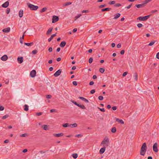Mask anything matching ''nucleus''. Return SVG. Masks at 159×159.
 Returning a JSON list of instances; mask_svg holds the SVG:
<instances>
[{
    "mask_svg": "<svg viewBox=\"0 0 159 159\" xmlns=\"http://www.w3.org/2000/svg\"><path fill=\"white\" fill-rule=\"evenodd\" d=\"M73 84L75 86H76L77 84V83L76 81H74L72 82Z\"/></svg>",
    "mask_w": 159,
    "mask_h": 159,
    "instance_id": "nucleus-54",
    "label": "nucleus"
},
{
    "mask_svg": "<svg viewBox=\"0 0 159 159\" xmlns=\"http://www.w3.org/2000/svg\"><path fill=\"white\" fill-rule=\"evenodd\" d=\"M59 20V18L57 16H54L52 17V23H54L57 21Z\"/></svg>",
    "mask_w": 159,
    "mask_h": 159,
    "instance_id": "nucleus-6",
    "label": "nucleus"
},
{
    "mask_svg": "<svg viewBox=\"0 0 159 159\" xmlns=\"http://www.w3.org/2000/svg\"><path fill=\"white\" fill-rule=\"evenodd\" d=\"M42 127L43 128V129L45 130H47L48 129V125H43L42 126Z\"/></svg>",
    "mask_w": 159,
    "mask_h": 159,
    "instance_id": "nucleus-25",
    "label": "nucleus"
},
{
    "mask_svg": "<svg viewBox=\"0 0 159 159\" xmlns=\"http://www.w3.org/2000/svg\"><path fill=\"white\" fill-rule=\"evenodd\" d=\"M10 27L6 28L2 30V31L5 33H8L10 31Z\"/></svg>",
    "mask_w": 159,
    "mask_h": 159,
    "instance_id": "nucleus-13",
    "label": "nucleus"
},
{
    "mask_svg": "<svg viewBox=\"0 0 159 159\" xmlns=\"http://www.w3.org/2000/svg\"><path fill=\"white\" fill-rule=\"evenodd\" d=\"M25 44L28 46H30L33 44V42L30 43H25Z\"/></svg>",
    "mask_w": 159,
    "mask_h": 159,
    "instance_id": "nucleus-28",
    "label": "nucleus"
},
{
    "mask_svg": "<svg viewBox=\"0 0 159 159\" xmlns=\"http://www.w3.org/2000/svg\"><path fill=\"white\" fill-rule=\"evenodd\" d=\"M8 116H9L8 115H5V116H3L2 117V119H5L7 118Z\"/></svg>",
    "mask_w": 159,
    "mask_h": 159,
    "instance_id": "nucleus-41",
    "label": "nucleus"
},
{
    "mask_svg": "<svg viewBox=\"0 0 159 159\" xmlns=\"http://www.w3.org/2000/svg\"><path fill=\"white\" fill-rule=\"evenodd\" d=\"M46 97L48 99L51 98L52 97V96L50 95H46Z\"/></svg>",
    "mask_w": 159,
    "mask_h": 159,
    "instance_id": "nucleus-46",
    "label": "nucleus"
},
{
    "mask_svg": "<svg viewBox=\"0 0 159 159\" xmlns=\"http://www.w3.org/2000/svg\"><path fill=\"white\" fill-rule=\"evenodd\" d=\"M137 26L139 28H140L142 27L143 26V25L139 23L137 25Z\"/></svg>",
    "mask_w": 159,
    "mask_h": 159,
    "instance_id": "nucleus-44",
    "label": "nucleus"
},
{
    "mask_svg": "<svg viewBox=\"0 0 159 159\" xmlns=\"http://www.w3.org/2000/svg\"><path fill=\"white\" fill-rule=\"evenodd\" d=\"M112 109L114 111H115L117 109V107H116V106H114L113 107H112Z\"/></svg>",
    "mask_w": 159,
    "mask_h": 159,
    "instance_id": "nucleus-60",
    "label": "nucleus"
},
{
    "mask_svg": "<svg viewBox=\"0 0 159 159\" xmlns=\"http://www.w3.org/2000/svg\"><path fill=\"white\" fill-rule=\"evenodd\" d=\"M71 2H66L65 5H64V6H68V5H70L71 4Z\"/></svg>",
    "mask_w": 159,
    "mask_h": 159,
    "instance_id": "nucleus-37",
    "label": "nucleus"
},
{
    "mask_svg": "<svg viewBox=\"0 0 159 159\" xmlns=\"http://www.w3.org/2000/svg\"><path fill=\"white\" fill-rule=\"evenodd\" d=\"M89 12V10H83L82 11V13H88Z\"/></svg>",
    "mask_w": 159,
    "mask_h": 159,
    "instance_id": "nucleus-58",
    "label": "nucleus"
},
{
    "mask_svg": "<svg viewBox=\"0 0 159 159\" xmlns=\"http://www.w3.org/2000/svg\"><path fill=\"white\" fill-rule=\"evenodd\" d=\"M63 126L64 127H66L70 126V125L67 123L64 124L63 125Z\"/></svg>",
    "mask_w": 159,
    "mask_h": 159,
    "instance_id": "nucleus-30",
    "label": "nucleus"
},
{
    "mask_svg": "<svg viewBox=\"0 0 159 159\" xmlns=\"http://www.w3.org/2000/svg\"><path fill=\"white\" fill-rule=\"evenodd\" d=\"M135 6L138 8H142L143 7V6L142 4H137L135 5Z\"/></svg>",
    "mask_w": 159,
    "mask_h": 159,
    "instance_id": "nucleus-26",
    "label": "nucleus"
},
{
    "mask_svg": "<svg viewBox=\"0 0 159 159\" xmlns=\"http://www.w3.org/2000/svg\"><path fill=\"white\" fill-rule=\"evenodd\" d=\"M100 72L101 73H103L105 71V69L103 68H100L99 69Z\"/></svg>",
    "mask_w": 159,
    "mask_h": 159,
    "instance_id": "nucleus-33",
    "label": "nucleus"
},
{
    "mask_svg": "<svg viewBox=\"0 0 159 159\" xmlns=\"http://www.w3.org/2000/svg\"><path fill=\"white\" fill-rule=\"evenodd\" d=\"M9 4V2L7 1L2 5V6L3 7L6 8L8 6Z\"/></svg>",
    "mask_w": 159,
    "mask_h": 159,
    "instance_id": "nucleus-12",
    "label": "nucleus"
},
{
    "mask_svg": "<svg viewBox=\"0 0 159 159\" xmlns=\"http://www.w3.org/2000/svg\"><path fill=\"white\" fill-rule=\"evenodd\" d=\"M115 1H112L109 2L108 4L110 5H112L115 4Z\"/></svg>",
    "mask_w": 159,
    "mask_h": 159,
    "instance_id": "nucleus-39",
    "label": "nucleus"
},
{
    "mask_svg": "<svg viewBox=\"0 0 159 159\" xmlns=\"http://www.w3.org/2000/svg\"><path fill=\"white\" fill-rule=\"evenodd\" d=\"M81 14H78L75 17V20H76L78 18H79L81 16Z\"/></svg>",
    "mask_w": 159,
    "mask_h": 159,
    "instance_id": "nucleus-34",
    "label": "nucleus"
},
{
    "mask_svg": "<svg viewBox=\"0 0 159 159\" xmlns=\"http://www.w3.org/2000/svg\"><path fill=\"white\" fill-rule=\"evenodd\" d=\"M111 131L112 133H114L116 131V129L115 127L112 128L111 130Z\"/></svg>",
    "mask_w": 159,
    "mask_h": 159,
    "instance_id": "nucleus-32",
    "label": "nucleus"
},
{
    "mask_svg": "<svg viewBox=\"0 0 159 159\" xmlns=\"http://www.w3.org/2000/svg\"><path fill=\"white\" fill-rule=\"evenodd\" d=\"M79 98L81 99L82 100L84 101L86 103H88L89 102L88 99L84 97H79Z\"/></svg>",
    "mask_w": 159,
    "mask_h": 159,
    "instance_id": "nucleus-15",
    "label": "nucleus"
},
{
    "mask_svg": "<svg viewBox=\"0 0 159 159\" xmlns=\"http://www.w3.org/2000/svg\"><path fill=\"white\" fill-rule=\"evenodd\" d=\"M116 121L117 122L121 124H124V122L122 120L120 119L117 118H116Z\"/></svg>",
    "mask_w": 159,
    "mask_h": 159,
    "instance_id": "nucleus-14",
    "label": "nucleus"
},
{
    "mask_svg": "<svg viewBox=\"0 0 159 159\" xmlns=\"http://www.w3.org/2000/svg\"><path fill=\"white\" fill-rule=\"evenodd\" d=\"M121 47V44L120 43H119L117 45V48H120Z\"/></svg>",
    "mask_w": 159,
    "mask_h": 159,
    "instance_id": "nucleus-59",
    "label": "nucleus"
},
{
    "mask_svg": "<svg viewBox=\"0 0 159 159\" xmlns=\"http://www.w3.org/2000/svg\"><path fill=\"white\" fill-rule=\"evenodd\" d=\"M52 29H53L52 28H49V29L48 30V31L46 33V34H47V35L50 34L52 30Z\"/></svg>",
    "mask_w": 159,
    "mask_h": 159,
    "instance_id": "nucleus-18",
    "label": "nucleus"
},
{
    "mask_svg": "<svg viewBox=\"0 0 159 159\" xmlns=\"http://www.w3.org/2000/svg\"><path fill=\"white\" fill-rule=\"evenodd\" d=\"M17 61L19 63L21 64L22 63L23 61V57H18L17 59Z\"/></svg>",
    "mask_w": 159,
    "mask_h": 159,
    "instance_id": "nucleus-10",
    "label": "nucleus"
},
{
    "mask_svg": "<svg viewBox=\"0 0 159 159\" xmlns=\"http://www.w3.org/2000/svg\"><path fill=\"white\" fill-rule=\"evenodd\" d=\"M52 47H50L48 49V51L49 52H51L52 51Z\"/></svg>",
    "mask_w": 159,
    "mask_h": 159,
    "instance_id": "nucleus-62",
    "label": "nucleus"
},
{
    "mask_svg": "<svg viewBox=\"0 0 159 159\" xmlns=\"http://www.w3.org/2000/svg\"><path fill=\"white\" fill-rule=\"evenodd\" d=\"M93 61V59L92 58L90 57V58H89V63H91Z\"/></svg>",
    "mask_w": 159,
    "mask_h": 159,
    "instance_id": "nucleus-40",
    "label": "nucleus"
},
{
    "mask_svg": "<svg viewBox=\"0 0 159 159\" xmlns=\"http://www.w3.org/2000/svg\"><path fill=\"white\" fill-rule=\"evenodd\" d=\"M66 44V43L65 41L62 42L60 44V46L61 47H64Z\"/></svg>",
    "mask_w": 159,
    "mask_h": 159,
    "instance_id": "nucleus-21",
    "label": "nucleus"
},
{
    "mask_svg": "<svg viewBox=\"0 0 159 159\" xmlns=\"http://www.w3.org/2000/svg\"><path fill=\"white\" fill-rule=\"evenodd\" d=\"M47 9V8L46 7H44L42 8L41 11V12H44L46 11Z\"/></svg>",
    "mask_w": 159,
    "mask_h": 159,
    "instance_id": "nucleus-43",
    "label": "nucleus"
},
{
    "mask_svg": "<svg viewBox=\"0 0 159 159\" xmlns=\"http://www.w3.org/2000/svg\"><path fill=\"white\" fill-rule=\"evenodd\" d=\"M103 98L102 96H99L98 97V99L100 100L101 101V100H103Z\"/></svg>",
    "mask_w": 159,
    "mask_h": 159,
    "instance_id": "nucleus-45",
    "label": "nucleus"
},
{
    "mask_svg": "<svg viewBox=\"0 0 159 159\" xmlns=\"http://www.w3.org/2000/svg\"><path fill=\"white\" fill-rule=\"evenodd\" d=\"M157 11V10H152L151 11V13L153 14L156 12Z\"/></svg>",
    "mask_w": 159,
    "mask_h": 159,
    "instance_id": "nucleus-61",
    "label": "nucleus"
},
{
    "mask_svg": "<svg viewBox=\"0 0 159 159\" xmlns=\"http://www.w3.org/2000/svg\"><path fill=\"white\" fill-rule=\"evenodd\" d=\"M125 50H122L120 52V54L121 55H123L125 53Z\"/></svg>",
    "mask_w": 159,
    "mask_h": 159,
    "instance_id": "nucleus-55",
    "label": "nucleus"
},
{
    "mask_svg": "<svg viewBox=\"0 0 159 159\" xmlns=\"http://www.w3.org/2000/svg\"><path fill=\"white\" fill-rule=\"evenodd\" d=\"M36 74V70H33L30 72V75L32 77L34 78Z\"/></svg>",
    "mask_w": 159,
    "mask_h": 159,
    "instance_id": "nucleus-8",
    "label": "nucleus"
},
{
    "mask_svg": "<svg viewBox=\"0 0 159 159\" xmlns=\"http://www.w3.org/2000/svg\"><path fill=\"white\" fill-rule=\"evenodd\" d=\"M61 72V70L59 69L54 74V75L56 76L57 77L59 75Z\"/></svg>",
    "mask_w": 159,
    "mask_h": 159,
    "instance_id": "nucleus-7",
    "label": "nucleus"
},
{
    "mask_svg": "<svg viewBox=\"0 0 159 159\" xmlns=\"http://www.w3.org/2000/svg\"><path fill=\"white\" fill-rule=\"evenodd\" d=\"M132 4H130L129 5V6L125 7V8H127V9H129L132 6Z\"/></svg>",
    "mask_w": 159,
    "mask_h": 159,
    "instance_id": "nucleus-50",
    "label": "nucleus"
},
{
    "mask_svg": "<svg viewBox=\"0 0 159 159\" xmlns=\"http://www.w3.org/2000/svg\"><path fill=\"white\" fill-rule=\"evenodd\" d=\"M77 125L75 123L70 125V126H71V127H75L77 126Z\"/></svg>",
    "mask_w": 159,
    "mask_h": 159,
    "instance_id": "nucleus-29",
    "label": "nucleus"
},
{
    "mask_svg": "<svg viewBox=\"0 0 159 159\" xmlns=\"http://www.w3.org/2000/svg\"><path fill=\"white\" fill-rule=\"evenodd\" d=\"M150 15H149L145 16H140L137 18V19L140 21H146L150 17Z\"/></svg>",
    "mask_w": 159,
    "mask_h": 159,
    "instance_id": "nucleus-3",
    "label": "nucleus"
},
{
    "mask_svg": "<svg viewBox=\"0 0 159 159\" xmlns=\"http://www.w3.org/2000/svg\"><path fill=\"white\" fill-rule=\"evenodd\" d=\"M4 109V107L0 105V111H2Z\"/></svg>",
    "mask_w": 159,
    "mask_h": 159,
    "instance_id": "nucleus-51",
    "label": "nucleus"
},
{
    "mask_svg": "<svg viewBox=\"0 0 159 159\" xmlns=\"http://www.w3.org/2000/svg\"><path fill=\"white\" fill-rule=\"evenodd\" d=\"M155 41H152L151 42L148 44V46H152V45H153L154 43H155Z\"/></svg>",
    "mask_w": 159,
    "mask_h": 159,
    "instance_id": "nucleus-35",
    "label": "nucleus"
},
{
    "mask_svg": "<svg viewBox=\"0 0 159 159\" xmlns=\"http://www.w3.org/2000/svg\"><path fill=\"white\" fill-rule=\"evenodd\" d=\"M109 143V139L107 137H105L101 143V144H106V146H108Z\"/></svg>",
    "mask_w": 159,
    "mask_h": 159,
    "instance_id": "nucleus-2",
    "label": "nucleus"
},
{
    "mask_svg": "<svg viewBox=\"0 0 159 159\" xmlns=\"http://www.w3.org/2000/svg\"><path fill=\"white\" fill-rule=\"evenodd\" d=\"M133 77L135 79L136 81H137L138 78V74L136 72H135L134 73V75H133Z\"/></svg>",
    "mask_w": 159,
    "mask_h": 159,
    "instance_id": "nucleus-23",
    "label": "nucleus"
},
{
    "mask_svg": "<svg viewBox=\"0 0 159 159\" xmlns=\"http://www.w3.org/2000/svg\"><path fill=\"white\" fill-rule=\"evenodd\" d=\"M105 147H103L101 148L99 151L100 153L101 154H103L105 151Z\"/></svg>",
    "mask_w": 159,
    "mask_h": 159,
    "instance_id": "nucleus-17",
    "label": "nucleus"
},
{
    "mask_svg": "<svg viewBox=\"0 0 159 159\" xmlns=\"http://www.w3.org/2000/svg\"><path fill=\"white\" fill-rule=\"evenodd\" d=\"M7 59V56L6 55H4L1 58V60L3 61H6Z\"/></svg>",
    "mask_w": 159,
    "mask_h": 159,
    "instance_id": "nucleus-9",
    "label": "nucleus"
},
{
    "mask_svg": "<svg viewBox=\"0 0 159 159\" xmlns=\"http://www.w3.org/2000/svg\"><path fill=\"white\" fill-rule=\"evenodd\" d=\"M27 135H28L27 134L25 133V134H24L21 135H20V137H26L27 136Z\"/></svg>",
    "mask_w": 159,
    "mask_h": 159,
    "instance_id": "nucleus-38",
    "label": "nucleus"
},
{
    "mask_svg": "<svg viewBox=\"0 0 159 159\" xmlns=\"http://www.w3.org/2000/svg\"><path fill=\"white\" fill-rule=\"evenodd\" d=\"M28 107H29L27 105L25 104L24 105V110L26 111H28L29 109Z\"/></svg>",
    "mask_w": 159,
    "mask_h": 159,
    "instance_id": "nucleus-27",
    "label": "nucleus"
},
{
    "mask_svg": "<svg viewBox=\"0 0 159 159\" xmlns=\"http://www.w3.org/2000/svg\"><path fill=\"white\" fill-rule=\"evenodd\" d=\"M10 9L9 8H7V9L6 11V12L8 14L10 12Z\"/></svg>",
    "mask_w": 159,
    "mask_h": 159,
    "instance_id": "nucleus-57",
    "label": "nucleus"
},
{
    "mask_svg": "<svg viewBox=\"0 0 159 159\" xmlns=\"http://www.w3.org/2000/svg\"><path fill=\"white\" fill-rule=\"evenodd\" d=\"M37 52L36 50H34L32 51V53L33 54H35L37 53Z\"/></svg>",
    "mask_w": 159,
    "mask_h": 159,
    "instance_id": "nucleus-49",
    "label": "nucleus"
},
{
    "mask_svg": "<svg viewBox=\"0 0 159 159\" xmlns=\"http://www.w3.org/2000/svg\"><path fill=\"white\" fill-rule=\"evenodd\" d=\"M106 4H103V5H100L99 6V8H103L104 7H105L106 6Z\"/></svg>",
    "mask_w": 159,
    "mask_h": 159,
    "instance_id": "nucleus-48",
    "label": "nucleus"
},
{
    "mask_svg": "<svg viewBox=\"0 0 159 159\" xmlns=\"http://www.w3.org/2000/svg\"><path fill=\"white\" fill-rule=\"evenodd\" d=\"M157 143H155L153 146V151L155 152H157L158 150L157 148Z\"/></svg>",
    "mask_w": 159,
    "mask_h": 159,
    "instance_id": "nucleus-5",
    "label": "nucleus"
},
{
    "mask_svg": "<svg viewBox=\"0 0 159 159\" xmlns=\"http://www.w3.org/2000/svg\"><path fill=\"white\" fill-rule=\"evenodd\" d=\"M147 146L145 143H143L140 150V154L143 156H144L147 150Z\"/></svg>",
    "mask_w": 159,
    "mask_h": 159,
    "instance_id": "nucleus-1",
    "label": "nucleus"
},
{
    "mask_svg": "<svg viewBox=\"0 0 159 159\" xmlns=\"http://www.w3.org/2000/svg\"><path fill=\"white\" fill-rule=\"evenodd\" d=\"M120 16V13H118L114 15V17L113 18L114 19H116L119 17Z\"/></svg>",
    "mask_w": 159,
    "mask_h": 159,
    "instance_id": "nucleus-22",
    "label": "nucleus"
},
{
    "mask_svg": "<svg viewBox=\"0 0 159 159\" xmlns=\"http://www.w3.org/2000/svg\"><path fill=\"white\" fill-rule=\"evenodd\" d=\"M42 112H38L36 113V115L38 116H40L42 114Z\"/></svg>",
    "mask_w": 159,
    "mask_h": 159,
    "instance_id": "nucleus-52",
    "label": "nucleus"
},
{
    "mask_svg": "<svg viewBox=\"0 0 159 159\" xmlns=\"http://www.w3.org/2000/svg\"><path fill=\"white\" fill-rule=\"evenodd\" d=\"M156 57L157 59H159V52L157 53L156 55Z\"/></svg>",
    "mask_w": 159,
    "mask_h": 159,
    "instance_id": "nucleus-64",
    "label": "nucleus"
},
{
    "mask_svg": "<svg viewBox=\"0 0 159 159\" xmlns=\"http://www.w3.org/2000/svg\"><path fill=\"white\" fill-rule=\"evenodd\" d=\"M121 6V5L120 3H117L115 5L116 7H119Z\"/></svg>",
    "mask_w": 159,
    "mask_h": 159,
    "instance_id": "nucleus-47",
    "label": "nucleus"
},
{
    "mask_svg": "<svg viewBox=\"0 0 159 159\" xmlns=\"http://www.w3.org/2000/svg\"><path fill=\"white\" fill-rule=\"evenodd\" d=\"M152 0H146L142 4L143 6V7L145 6L147 3H148L149 2L151 1Z\"/></svg>",
    "mask_w": 159,
    "mask_h": 159,
    "instance_id": "nucleus-19",
    "label": "nucleus"
},
{
    "mask_svg": "<svg viewBox=\"0 0 159 159\" xmlns=\"http://www.w3.org/2000/svg\"><path fill=\"white\" fill-rule=\"evenodd\" d=\"M79 107L82 109H86L85 107L83 105H80V104Z\"/></svg>",
    "mask_w": 159,
    "mask_h": 159,
    "instance_id": "nucleus-36",
    "label": "nucleus"
},
{
    "mask_svg": "<svg viewBox=\"0 0 159 159\" xmlns=\"http://www.w3.org/2000/svg\"><path fill=\"white\" fill-rule=\"evenodd\" d=\"M127 72H124L123 74V76H125L127 75Z\"/></svg>",
    "mask_w": 159,
    "mask_h": 159,
    "instance_id": "nucleus-63",
    "label": "nucleus"
},
{
    "mask_svg": "<svg viewBox=\"0 0 159 159\" xmlns=\"http://www.w3.org/2000/svg\"><path fill=\"white\" fill-rule=\"evenodd\" d=\"M28 7L31 10H36L39 8L38 6L30 4L28 5Z\"/></svg>",
    "mask_w": 159,
    "mask_h": 159,
    "instance_id": "nucleus-4",
    "label": "nucleus"
},
{
    "mask_svg": "<svg viewBox=\"0 0 159 159\" xmlns=\"http://www.w3.org/2000/svg\"><path fill=\"white\" fill-rule=\"evenodd\" d=\"M82 135H81V134H77L75 135V136L77 138H80L82 137Z\"/></svg>",
    "mask_w": 159,
    "mask_h": 159,
    "instance_id": "nucleus-42",
    "label": "nucleus"
},
{
    "mask_svg": "<svg viewBox=\"0 0 159 159\" xmlns=\"http://www.w3.org/2000/svg\"><path fill=\"white\" fill-rule=\"evenodd\" d=\"M56 34H53L48 39V42H50L53 39V37L55 36H56Z\"/></svg>",
    "mask_w": 159,
    "mask_h": 159,
    "instance_id": "nucleus-16",
    "label": "nucleus"
},
{
    "mask_svg": "<svg viewBox=\"0 0 159 159\" xmlns=\"http://www.w3.org/2000/svg\"><path fill=\"white\" fill-rule=\"evenodd\" d=\"M72 156L74 158L76 159L78 157V154L77 153H74L72 154Z\"/></svg>",
    "mask_w": 159,
    "mask_h": 159,
    "instance_id": "nucleus-31",
    "label": "nucleus"
},
{
    "mask_svg": "<svg viewBox=\"0 0 159 159\" xmlns=\"http://www.w3.org/2000/svg\"><path fill=\"white\" fill-rule=\"evenodd\" d=\"M95 89H92L90 91V93L91 94H93L95 92Z\"/></svg>",
    "mask_w": 159,
    "mask_h": 159,
    "instance_id": "nucleus-56",
    "label": "nucleus"
},
{
    "mask_svg": "<svg viewBox=\"0 0 159 159\" xmlns=\"http://www.w3.org/2000/svg\"><path fill=\"white\" fill-rule=\"evenodd\" d=\"M98 108L100 110L102 111L103 112L105 111V109L104 108H100L99 107H98Z\"/></svg>",
    "mask_w": 159,
    "mask_h": 159,
    "instance_id": "nucleus-53",
    "label": "nucleus"
},
{
    "mask_svg": "<svg viewBox=\"0 0 159 159\" xmlns=\"http://www.w3.org/2000/svg\"><path fill=\"white\" fill-rule=\"evenodd\" d=\"M111 8L107 7V8H105L102 9L101 10V11H110L111 10Z\"/></svg>",
    "mask_w": 159,
    "mask_h": 159,
    "instance_id": "nucleus-24",
    "label": "nucleus"
},
{
    "mask_svg": "<svg viewBox=\"0 0 159 159\" xmlns=\"http://www.w3.org/2000/svg\"><path fill=\"white\" fill-rule=\"evenodd\" d=\"M23 10H20L19 13V16L20 18L22 17L23 16Z\"/></svg>",
    "mask_w": 159,
    "mask_h": 159,
    "instance_id": "nucleus-20",
    "label": "nucleus"
},
{
    "mask_svg": "<svg viewBox=\"0 0 159 159\" xmlns=\"http://www.w3.org/2000/svg\"><path fill=\"white\" fill-rule=\"evenodd\" d=\"M53 135L56 137H60L62 136L63 135V133H61L59 134H54Z\"/></svg>",
    "mask_w": 159,
    "mask_h": 159,
    "instance_id": "nucleus-11",
    "label": "nucleus"
}]
</instances>
